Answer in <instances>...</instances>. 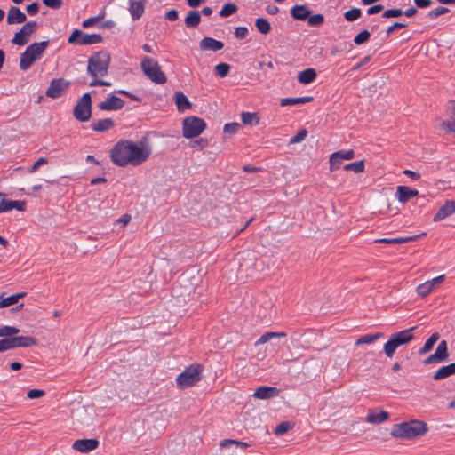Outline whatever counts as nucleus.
<instances>
[{"instance_id":"11","label":"nucleus","mask_w":455,"mask_h":455,"mask_svg":"<svg viewBox=\"0 0 455 455\" xmlns=\"http://www.w3.org/2000/svg\"><path fill=\"white\" fill-rule=\"evenodd\" d=\"M68 85L69 82L63 78L52 79L45 92V95L51 99H58L63 95Z\"/></svg>"},{"instance_id":"52","label":"nucleus","mask_w":455,"mask_h":455,"mask_svg":"<svg viewBox=\"0 0 455 455\" xmlns=\"http://www.w3.org/2000/svg\"><path fill=\"white\" fill-rule=\"evenodd\" d=\"M31 343H0V352L13 349L19 347H28Z\"/></svg>"},{"instance_id":"23","label":"nucleus","mask_w":455,"mask_h":455,"mask_svg":"<svg viewBox=\"0 0 455 455\" xmlns=\"http://www.w3.org/2000/svg\"><path fill=\"white\" fill-rule=\"evenodd\" d=\"M130 6L129 12L131 13L132 18L136 20H139L145 10L146 0H129Z\"/></svg>"},{"instance_id":"27","label":"nucleus","mask_w":455,"mask_h":455,"mask_svg":"<svg viewBox=\"0 0 455 455\" xmlns=\"http://www.w3.org/2000/svg\"><path fill=\"white\" fill-rule=\"evenodd\" d=\"M311 13V11L303 4H297L293 6L291 10V14L293 19L299 20H307Z\"/></svg>"},{"instance_id":"33","label":"nucleus","mask_w":455,"mask_h":455,"mask_svg":"<svg viewBox=\"0 0 455 455\" xmlns=\"http://www.w3.org/2000/svg\"><path fill=\"white\" fill-rule=\"evenodd\" d=\"M440 127L445 133H455V114L452 106L451 107V119L442 121Z\"/></svg>"},{"instance_id":"51","label":"nucleus","mask_w":455,"mask_h":455,"mask_svg":"<svg viewBox=\"0 0 455 455\" xmlns=\"http://www.w3.org/2000/svg\"><path fill=\"white\" fill-rule=\"evenodd\" d=\"M308 24L313 27H318L323 23L324 18L322 14H315L307 18Z\"/></svg>"},{"instance_id":"54","label":"nucleus","mask_w":455,"mask_h":455,"mask_svg":"<svg viewBox=\"0 0 455 455\" xmlns=\"http://www.w3.org/2000/svg\"><path fill=\"white\" fill-rule=\"evenodd\" d=\"M307 135V132L306 129H302L297 132V134L292 137L290 140V144L299 143L306 139Z\"/></svg>"},{"instance_id":"16","label":"nucleus","mask_w":455,"mask_h":455,"mask_svg":"<svg viewBox=\"0 0 455 455\" xmlns=\"http://www.w3.org/2000/svg\"><path fill=\"white\" fill-rule=\"evenodd\" d=\"M124 106V101L115 95H109L106 100L100 102L99 104V108L100 110H118L121 109Z\"/></svg>"},{"instance_id":"3","label":"nucleus","mask_w":455,"mask_h":455,"mask_svg":"<svg viewBox=\"0 0 455 455\" xmlns=\"http://www.w3.org/2000/svg\"><path fill=\"white\" fill-rule=\"evenodd\" d=\"M427 430L424 421L413 419L394 425L390 435L394 438L410 440L424 435Z\"/></svg>"},{"instance_id":"60","label":"nucleus","mask_w":455,"mask_h":455,"mask_svg":"<svg viewBox=\"0 0 455 455\" xmlns=\"http://www.w3.org/2000/svg\"><path fill=\"white\" fill-rule=\"evenodd\" d=\"M43 4L50 8L52 9H59L62 6L63 1L62 0H43Z\"/></svg>"},{"instance_id":"31","label":"nucleus","mask_w":455,"mask_h":455,"mask_svg":"<svg viewBox=\"0 0 455 455\" xmlns=\"http://www.w3.org/2000/svg\"><path fill=\"white\" fill-rule=\"evenodd\" d=\"M174 97L177 108L180 112L191 108V103L183 92H176Z\"/></svg>"},{"instance_id":"10","label":"nucleus","mask_w":455,"mask_h":455,"mask_svg":"<svg viewBox=\"0 0 455 455\" xmlns=\"http://www.w3.org/2000/svg\"><path fill=\"white\" fill-rule=\"evenodd\" d=\"M102 41V36L99 34H86L80 29H75L68 39V44L78 45H91L99 44Z\"/></svg>"},{"instance_id":"48","label":"nucleus","mask_w":455,"mask_h":455,"mask_svg":"<svg viewBox=\"0 0 455 455\" xmlns=\"http://www.w3.org/2000/svg\"><path fill=\"white\" fill-rule=\"evenodd\" d=\"M104 16H105V12H102V13L99 14L98 16L91 17V18L84 20L82 23V26L84 28H88L93 26L94 24H96L98 21L101 20L104 18Z\"/></svg>"},{"instance_id":"49","label":"nucleus","mask_w":455,"mask_h":455,"mask_svg":"<svg viewBox=\"0 0 455 455\" xmlns=\"http://www.w3.org/2000/svg\"><path fill=\"white\" fill-rule=\"evenodd\" d=\"M291 428V424L289 421H283L276 426L275 429V434L277 435H282L287 433Z\"/></svg>"},{"instance_id":"2","label":"nucleus","mask_w":455,"mask_h":455,"mask_svg":"<svg viewBox=\"0 0 455 455\" xmlns=\"http://www.w3.org/2000/svg\"><path fill=\"white\" fill-rule=\"evenodd\" d=\"M110 62V54L108 52H98L88 60L87 72L94 77L89 84L90 86H111V83L98 79L108 75Z\"/></svg>"},{"instance_id":"62","label":"nucleus","mask_w":455,"mask_h":455,"mask_svg":"<svg viewBox=\"0 0 455 455\" xmlns=\"http://www.w3.org/2000/svg\"><path fill=\"white\" fill-rule=\"evenodd\" d=\"M235 35L239 39H243L248 35V30L245 27H238L235 30Z\"/></svg>"},{"instance_id":"40","label":"nucleus","mask_w":455,"mask_h":455,"mask_svg":"<svg viewBox=\"0 0 455 455\" xmlns=\"http://www.w3.org/2000/svg\"><path fill=\"white\" fill-rule=\"evenodd\" d=\"M36 27L37 23L36 21H29L25 23L20 30L25 36H28V40H29L31 35L36 31Z\"/></svg>"},{"instance_id":"6","label":"nucleus","mask_w":455,"mask_h":455,"mask_svg":"<svg viewBox=\"0 0 455 455\" xmlns=\"http://www.w3.org/2000/svg\"><path fill=\"white\" fill-rule=\"evenodd\" d=\"M140 66L144 74L153 83L163 84L166 82V76L155 59L144 57Z\"/></svg>"},{"instance_id":"12","label":"nucleus","mask_w":455,"mask_h":455,"mask_svg":"<svg viewBox=\"0 0 455 455\" xmlns=\"http://www.w3.org/2000/svg\"><path fill=\"white\" fill-rule=\"evenodd\" d=\"M444 279V275H441L437 277H435L431 280H427L423 283H420L416 288V292L421 298L427 297L428 294L432 292V291L435 288V286L441 284Z\"/></svg>"},{"instance_id":"41","label":"nucleus","mask_w":455,"mask_h":455,"mask_svg":"<svg viewBox=\"0 0 455 455\" xmlns=\"http://www.w3.org/2000/svg\"><path fill=\"white\" fill-rule=\"evenodd\" d=\"M385 333L384 332H374V333H369L365 334L362 337H360L356 341H376L377 339H385Z\"/></svg>"},{"instance_id":"38","label":"nucleus","mask_w":455,"mask_h":455,"mask_svg":"<svg viewBox=\"0 0 455 455\" xmlns=\"http://www.w3.org/2000/svg\"><path fill=\"white\" fill-rule=\"evenodd\" d=\"M342 162L343 161H342L341 157L339 156V153H337V151L332 153L330 156V159H329L330 171L333 172L335 170H338L340 167Z\"/></svg>"},{"instance_id":"13","label":"nucleus","mask_w":455,"mask_h":455,"mask_svg":"<svg viewBox=\"0 0 455 455\" xmlns=\"http://www.w3.org/2000/svg\"><path fill=\"white\" fill-rule=\"evenodd\" d=\"M449 356L447 350V343H439L435 352L427 356L424 363L426 364L436 363L445 361Z\"/></svg>"},{"instance_id":"21","label":"nucleus","mask_w":455,"mask_h":455,"mask_svg":"<svg viewBox=\"0 0 455 455\" xmlns=\"http://www.w3.org/2000/svg\"><path fill=\"white\" fill-rule=\"evenodd\" d=\"M455 213V200L446 201L434 216L433 220L437 222Z\"/></svg>"},{"instance_id":"44","label":"nucleus","mask_w":455,"mask_h":455,"mask_svg":"<svg viewBox=\"0 0 455 455\" xmlns=\"http://www.w3.org/2000/svg\"><path fill=\"white\" fill-rule=\"evenodd\" d=\"M229 445H235L236 447L241 448L242 450H244L246 447H248V443L244 442H239L233 439H225L220 443V447L225 448Z\"/></svg>"},{"instance_id":"30","label":"nucleus","mask_w":455,"mask_h":455,"mask_svg":"<svg viewBox=\"0 0 455 455\" xmlns=\"http://www.w3.org/2000/svg\"><path fill=\"white\" fill-rule=\"evenodd\" d=\"M316 72L314 68H308L299 72L297 76L298 81L302 84H308L316 78Z\"/></svg>"},{"instance_id":"25","label":"nucleus","mask_w":455,"mask_h":455,"mask_svg":"<svg viewBox=\"0 0 455 455\" xmlns=\"http://www.w3.org/2000/svg\"><path fill=\"white\" fill-rule=\"evenodd\" d=\"M389 419V413L385 411L377 412L375 410H369L366 416V421L371 424H380Z\"/></svg>"},{"instance_id":"59","label":"nucleus","mask_w":455,"mask_h":455,"mask_svg":"<svg viewBox=\"0 0 455 455\" xmlns=\"http://www.w3.org/2000/svg\"><path fill=\"white\" fill-rule=\"evenodd\" d=\"M47 163L48 159L46 157H40L33 164V165L29 168L28 171L30 173H33L36 172L41 165L46 164Z\"/></svg>"},{"instance_id":"14","label":"nucleus","mask_w":455,"mask_h":455,"mask_svg":"<svg viewBox=\"0 0 455 455\" xmlns=\"http://www.w3.org/2000/svg\"><path fill=\"white\" fill-rule=\"evenodd\" d=\"M19 329L12 326H3L0 328V338L6 337V339H2L1 341H33V339L29 337L19 336L12 337L19 332Z\"/></svg>"},{"instance_id":"55","label":"nucleus","mask_w":455,"mask_h":455,"mask_svg":"<svg viewBox=\"0 0 455 455\" xmlns=\"http://www.w3.org/2000/svg\"><path fill=\"white\" fill-rule=\"evenodd\" d=\"M449 12V9L446 8V7H437L435 9H433L431 10L428 13H427V16L430 18V19H435L437 18L438 16L440 15H443L446 12Z\"/></svg>"},{"instance_id":"56","label":"nucleus","mask_w":455,"mask_h":455,"mask_svg":"<svg viewBox=\"0 0 455 455\" xmlns=\"http://www.w3.org/2000/svg\"><path fill=\"white\" fill-rule=\"evenodd\" d=\"M189 146L192 148L203 149L208 146V140L201 138L199 140L190 141Z\"/></svg>"},{"instance_id":"46","label":"nucleus","mask_w":455,"mask_h":455,"mask_svg":"<svg viewBox=\"0 0 455 455\" xmlns=\"http://www.w3.org/2000/svg\"><path fill=\"white\" fill-rule=\"evenodd\" d=\"M361 10L358 8H352L344 13V17L348 21H354L361 16Z\"/></svg>"},{"instance_id":"45","label":"nucleus","mask_w":455,"mask_h":455,"mask_svg":"<svg viewBox=\"0 0 455 455\" xmlns=\"http://www.w3.org/2000/svg\"><path fill=\"white\" fill-rule=\"evenodd\" d=\"M371 37V33L368 30H363L358 35H356L354 38V43L355 44H363L366 43Z\"/></svg>"},{"instance_id":"37","label":"nucleus","mask_w":455,"mask_h":455,"mask_svg":"<svg viewBox=\"0 0 455 455\" xmlns=\"http://www.w3.org/2000/svg\"><path fill=\"white\" fill-rule=\"evenodd\" d=\"M255 26L264 35L268 34L271 30L270 23L264 18H258L255 21Z\"/></svg>"},{"instance_id":"42","label":"nucleus","mask_w":455,"mask_h":455,"mask_svg":"<svg viewBox=\"0 0 455 455\" xmlns=\"http://www.w3.org/2000/svg\"><path fill=\"white\" fill-rule=\"evenodd\" d=\"M236 11H237L236 4L228 3V4H224L221 11L220 12V15L221 17H228V16L234 14L235 12H236Z\"/></svg>"},{"instance_id":"15","label":"nucleus","mask_w":455,"mask_h":455,"mask_svg":"<svg viewBox=\"0 0 455 455\" xmlns=\"http://www.w3.org/2000/svg\"><path fill=\"white\" fill-rule=\"evenodd\" d=\"M418 327H412L399 332H395L387 338V341H411L415 339H422L419 335H416L413 331H417Z\"/></svg>"},{"instance_id":"34","label":"nucleus","mask_w":455,"mask_h":455,"mask_svg":"<svg viewBox=\"0 0 455 455\" xmlns=\"http://www.w3.org/2000/svg\"><path fill=\"white\" fill-rule=\"evenodd\" d=\"M313 100V97L306 96V97H297V98H283L281 100V106H291L297 104H305Z\"/></svg>"},{"instance_id":"1","label":"nucleus","mask_w":455,"mask_h":455,"mask_svg":"<svg viewBox=\"0 0 455 455\" xmlns=\"http://www.w3.org/2000/svg\"><path fill=\"white\" fill-rule=\"evenodd\" d=\"M151 153L152 148L146 140L138 142L124 140L114 146L111 159L118 166H137L146 162Z\"/></svg>"},{"instance_id":"61","label":"nucleus","mask_w":455,"mask_h":455,"mask_svg":"<svg viewBox=\"0 0 455 455\" xmlns=\"http://www.w3.org/2000/svg\"><path fill=\"white\" fill-rule=\"evenodd\" d=\"M44 395V391L41 389H31L27 393V396L29 399H36L43 396Z\"/></svg>"},{"instance_id":"7","label":"nucleus","mask_w":455,"mask_h":455,"mask_svg":"<svg viewBox=\"0 0 455 455\" xmlns=\"http://www.w3.org/2000/svg\"><path fill=\"white\" fill-rule=\"evenodd\" d=\"M202 367L200 364H191L178 375L176 382L179 387L187 388L196 385L201 379Z\"/></svg>"},{"instance_id":"22","label":"nucleus","mask_w":455,"mask_h":455,"mask_svg":"<svg viewBox=\"0 0 455 455\" xmlns=\"http://www.w3.org/2000/svg\"><path fill=\"white\" fill-rule=\"evenodd\" d=\"M419 195V191L414 188H411L407 186H398L396 188V198L400 203H406L411 198H413Z\"/></svg>"},{"instance_id":"63","label":"nucleus","mask_w":455,"mask_h":455,"mask_svg":"<svg viewBox=\"0 0 455 455\" xmlns=\"http://www.w3.org/2000/svg\"><path fill=\"white\" fill-rule=\"evenodd\" d=\"M38 9H39V4L35 2V3L28 4L26 8V11L28 15H35L37 13Z\"/></svg>"},{"instance_id":"36","label":"nucleus","mask_w":455,"mask_h":455,"mask_svg":"<svg viewBox=\"0 0 455 455\" xmlns=\"http://www.w3.org/2000/svg\"><path fill=\"white\" fill-rule=\"evenodd\" d=\"M241 117L243 124L245 125H257L259 123L257 113L243 112Z\"/></svg>"},{"instance_id":"19","label":"nucleus","mask_w":455,"mask_h":455,"mask_svg":"<svg viewBox=\"0 0 455 455\" xmlns=\"http://www.w3.org/2000/svg\"><path fill=\"white\" fill-rule=\"evenodd\" d=\"M24 212L26 210V202L20 200H7L3 199L0 201V213L6 212L12 210Z\"/></svg>"},{"instance_id":"26","label":"nucleus","mask_w":455,"mask_h":455,"mask_svg":"<svg viewBox=\"0 0 455 455\" xmlns=\"http://www.w3.org/2000/svg\"><path fill=\"white\" fill-rule=\"evenodd\" d=\"M426 234L422 233L420 235L406 236V237H398V238H380L375 240V243H383L388 244H397V243H404L408 242L416 241L419 237L424 236Z\"/></svg>"},{"instance_id":"18","label":"nucleus","mask_w":455,"mask_h":455,"mask_svg":"<svg viewBox=\"0 0 455 455\" xmlns=\"http://www.w3.org/2000/svg\"><path fill=\"white\" fill-rule=\"evenodd\" d=\"M280 390L275 387L261 386L253 393V397L257 399L266 400L278 396Z\"/></svg>"},{"instance_id":"35","label":"nucleus","mask_w":455,"mask_h":455,"mask_svg":"<svg viewBox=\"0 0 455 455\" xmlns=\"http://www.w3.org/2000/svg\"><path fill=\"white\" fill-rule=\"evenodd\" d=\"M201 21V16L197 11H191L185 18V25L188 28H196Z\"/></svg>"},{"instance_id":"28","label":"nucleus","mask_w":455,"mask_h":455,"mask_svg":"<svg viewBox=\"0 0 455 455\" xmlns=\"http://www.w3.org/2000/svg\"><path fill=\"white\" fill-rule=\"evenodd\" d=\"M114 126V121L111 118L96 120L92 123V129L95 132H103L110 130Z\"/></svg>"},{"instance_id":"47","label":"nucleus","mask_w":455,"mask_h":455,"mask_svg":"<svg viewBox=\"0 0 455 455\" xmlns=\"http://www.w3.org/2000/svg\"><path fill=\"white\" fill-rule=\"evenodd\" d=\"M28 42V36H25L21 30L14 34V36L12 39V43L15 45L22 46L25 45Z\"/></svg>"},{"instance_id":"53","label":"nucleus","mask_w":455,"mask_h":455,"mask_svg":"<svg viewBox=\"0 0 455 455\" xmlns=\"http://www.w3.org/2000/svg\"><path fill=\"white\" fill-rule=\"evenodd\" d=\"M241 128V124L238 123H230L224 125L223 131L225 133L235 134Z\"/></svg>"},{"instance_id":"57","label":"nucleus","mask_w":455,"mask_h":455,"mask_svg":"<svg viewBox=\"0 0 455 455\" xmlns=\"http://www.w3.org/2000/svg\"><path fill=\"white\" fill-rule=\"evenodd\" d=\"M403 14V11L401 9H389L383 12L382 16L384 18H397Z\"/></svg>"},{"instance_id":"29","label":"nucleus","mask_w":455,"mask_h":455,"mask_svg":"<svg viewBox=\"0 0 455 455\" xmlns=\"http://www.w3.org/2000/svg\"><path fill=\"white\" fill-rule=\"evenodd\" d=\"M455 374V363L443 366L434 374L435 380H440Z\"/></svg>"},{"instance_id":"39","label":"nucleus","mask_w":455,"mask_h":455,"mask_svg":"<svg viewBox=\"0 0 455 455\" xmlns=\"http://www.w3.org/2000/svg\"><path fill=\"white\" fill-rule=\"evenodd\" d=\"M347 171H353L355 173H360L364 171V161L360 160L357 162L347 164L344 166Z\"/></svg>"},{"instance_id":"50","label":"nucleus","mask_w":455,"mask_h":455,"mask_svg":"<svg viewBox=\"0 0 455 455\" xmlns=\"http://www.w3.org/2000/svg\"><path fill=\"white\" fill-rule=\"evenodd\" d=\"M403 343H385L384 352L387 357H392L396 348Z\"/></svg>"},{"instance_id":"64","label":"nucleus","mask_w":455,"mask_h":455,"mask_svg":"<svg viewBox=\"0 0 455 455\" xmlns=\"http://www.w3.org/2000/svg\"><path fill=\"white\" fill-rule=\"evenodd\" d=\"M406 25L401 22H395L387 29V36H390L395 29L405 28Z\"/></svg>"},{"instance_id":"20","label":"nucleus","mask_w":455,"mask_h":455,"mask_svg":"<svg viewBox=\"0 0 455 455\" xmlns=\"http://www.w3.org/2000/svg\"><path fill=\"white\" fill-rule=\"evenodd\" d=\"M27 16L16 6H11L7 12L6 22L9 25L20 24L25 22Z\"/></svg>"},{"instance_id":"17","label":"nucleus","mask_w":455,"mask_h":455,"mask_svg":"<svg viewBox=\"0 0 455 455\" xmlns=\"http://www.w3.org/2000/svg\"><path fill=\"white\" fill-rule=\"evenodd\" d=\"M99 445L97 439H79L74 442L72 447L80 452H89L95 450Z\"/></svg>"},{"instance_id":"58","label":"nucleus","mask_w":455,"mask_h":455,"mask_svg":"<svg viewBox=\"0 0 455 455\" xmlns=\"http://www.w3.org/2000/svg\"><path fill=\"white\" fill-rule=\"evenodd\" d=\"M337 153H339V155L341 157L342 161L351 160L355 156V151L353 149L339 150V151H337Z\"/></svg>"},{"instance_id":"8","label":"nucleus","mask_w":455,"mask_h":455,"mask_svg":"<svg viewBox=\"0 0 455 455\" xmlns=\"http://www.w3.org/2000/svg\"><path fill=\"white\" fill-rule=\"evenodd\" d=\"M206 128V123L197 116H188L183 119L182 135L186 139L199 136Z\"/></svg>"},{"instance_id":"24","label":"nucleus","mask_w":455,"mask_h":455,"mask_svg":"<svg viewBox=\"0 0 455 455\" xmlns=\"http://www.w3.org/2000/svg\"><path fill=\"white\" fill-rule=\"evenodd\" d=\"M199 46L203 51L218 52L223 48L224 44L212 37H204L201 40Z\"/></svg>"},{"instance_id":"5","label":"nucleus","mask_w":455,"mask_h":455,"mask_svg":"<svg viewBox=\"0 0 455 455\" xmlns=\"http://www.w3.org/2000/svg\"><path fill=\"white\" fill-rule=\"evenodd\" d=\"M49 44V41H43L40 43H33L28 45L25 52L21 53L20 60V68L21 70L28 69L34 61L40 59L42 53L44 52Z\"/></svg>"},{"instance_id":"43","label":"nucleus","mask_w":455,"mask_h":455,"mask_svg":"<svg viewBox=\"0 0 455 455\" xmlns=\"http://www.w3.org/2000/svg\"><path fill=\"white\" fill-rule=\"evenodd\" d=\"M231 66L228 63H220L215 66L214 70L220 77H225L228 75Z\"/></svg>"},{"instance_id":"32","label":"nucleus","mask_w":455,"mask_h":455,"mask_svg":"<svg viewBox=\"0 0 455 455\" xmlns=\"http://www.w3.org/2000/svg\"><path fill=\"white\" fill-rule=\"evenodd\" d=\"M26 296L25 292H20L13 295H11L7 298H4L3 294L0 295V308L7 307L12 305L16 304L20 299H22Z\"/></svg>"},{"instance_id":"4","label":"nucleus","mask_w":455,"mask_h":455,"mask_svg":"<svg viewBox=\"0 0 455 455\" xmlns=\"http://www.w3.org/2000/svg\"><path fill=\"white\" fill-rule=\"evenodd\" d=\"M323 332L322 330L308 329L304 333H299L296 331H268L262 334L257 341H270L272 339H288L290 341H298L301 339H324Z\"/></svg>"},{"instance_id":"9","label":"nucleus","mask_w":455,"mask_h":455,"mask_svg":"<svg viewBox=\"0 0 455 455\" xmlns=\"http://www.w3.org/2000/svg\"><path fill=\"white\" fill-rule=\"evenodd\" d=\"M73 115L79 122H87L92 116V98L90 93H84L76 102Z\"/></svg>"}]
</instances>
